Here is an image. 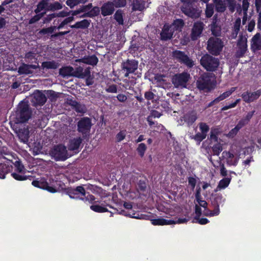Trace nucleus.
I'll use <instances>...</instances> for the list:
<instances>
[{
    "label": "nucleus",
    "instance_id": "1",
    "mask_svg": "<svg viewBox=\"0 0 261 261\" xmlns=\"http://www.w3.org/2000/svg\"><path fill=\"white\" fill-rule=\"evenodd\" d=\"M226 199L221 193H212L210 197V205L213 210H207L208 213H204L207 217L218 216L220 213V206H223Z\"/></svg>",
    "mask_w": 261,
    "mask_h": 261
},
{
    "label": "nucleus",
    "instance_id": "2",
    "mask_svg": "<svg viewBox=\"0 0 261 261\" xmlns=\"http://www.w3.org/2000/svg\"><path fill=\"white\" fill-rule=\"evenodd\" d=\"M139 62L135 59H127L121 63V67L125 77H128L130 74H134L137 77H141L142 73L138 72Z\"/></svg>",
    "mask_w": 261,
    "mask_h": 261
},
{
    "label": "nucleus",
    "instance_id": "3",
    "mask_svg": "<svg viewBox=\"0 0 261 261\" xmlns=\"http://www.w3.org/2000/svg\"><path fill=\"white\" fill-rule=\"evenodd\" d=\"M32 111L29 105L25 102L19 103L15 112V123H22L26 122L31 118Z\"/></svg>",
    "mask_w": 261,
    "mask_h": 261
},
{
    "label": "nucleus",
    "instance_id": "4",
    "mask_svg": "<svg viewBox=\"0 0 261 261\" xmlns=\"http://www.w3.org/2000/svg\"><path fill=\"white\" fill-rule=\"evenodd\" d=\"M224 47L222 40L218 37H211L207 42L206 49L208 53L213 56L219 55Z\"/></svg>",
    "mask_w": 261,
    "mask_h": 261
},
{
    "label": "nucleus",
    "instance_id": "5",
    "mask_svg": "<svg viewBox=\"0 0 261 261\" xmlns=\"http://www.w3.org/2000/svg\"><path fill=\"white\" fill-rule=\"evenodd\" d=\"M200 63L201 65L208 71H216L220 64V61L218 58L208 54H205L201 57Z\"/></svg>",
    "mask_w": 261,
    "mask_h": 261
},
{
    "label": "nucleus",
    "instance_id": "6",
    "mask_svg": "<svg viewBox=\"0 0 261 261\" xmlns=\"http://www.w3.org/2000/svg\"><path fill=\"white\" fill-rule=\"evenodd\" d=\"M92 126V120L88 117L81 118L77 123V130L84 139L88 138Z\"/></svg>",
    "mask_w": 261,
    "mask_h": 261
},
{
    "label": "nucleus",
    "instance_id": "7",
    "mask_svg": "<svg viewBox=\"0 0 261 261\" xmlns=\"http://www.w3.org/2000/svg\"><path fill=\"white\" fill-rule=\"evenodd\" d=\"M180 9L182 13L193 19H198L200 17L202 13V10L195 3L182 5Z\"/></svg>",
    "mask_w": 261,
    "mask_h": 261
},
{
    "label": "nucleus",
    "instance_id": "8",
    "mask_svg": "<svg viewBox=\"0 0 261 261\" xmlns=\"http://www.w3.org/2000/svg\"><path fill=\"white\" fill-rule=\"evenodd\" d=\"M50 154L56 161H64L68 158L66 147L61 144L55 145L51 148Z\"/></svg>",
    "mask_w": 261,
    "mask_h": 261
},
{
    "label": "nucleus",
    "instance_id": "9",
    "mask_svg": "<svg viewBox=\"0 0 261 261\" xmlns=\"http://www.w3.org/2000/svg\"><path fill=\"white\" fill-rule=\"evenodd\" d=\"M15 166L14 172L11 173V176L15 180L18 181H23L28 179L31 180L32 176H27L25 174L27 170L25 168L24 165L20 161H16L14 163Z\"/></svg>",
    "mask_w": 261,
    "mask_h": 261
},
{
    "label": "nucleus",
    "instance_id": "10",
    "mask_svg": "<svg viewBox=\"0 0 261 261\" xmlns=\"http://www.w3.org/2000/svg\"><path fill=\"white\" fill-rule=\"evenodd\" d=\"M190 79V74L187 72L176 73L173 75L171 82L175 88H186L187 83Z\"/></svg>",
    "mask_w": 261,
    "mask_h": 261
},
{
    "label": "nucleus",
    "instance_id": "11",
    "mask_svg": "<svg viewBox=\"0 0 261 261\" xmlns=\"http://www.w3.org/2000/svg\"><path fill=\"white\" fill-rule=\"evenodd\" d=\"M197 88L200 90L210 91L215 88V84L211 77L207 74L202 75L196 82Z\"/></svg>",
    "mask_w": 261,
    "mask_h": 261
},
{
    "label": "nucleus",
    "instance_id": "12",
    "mask_svg": "<svg viewBox=\"0 0 261 261\" xmlns=\"http://www.w3.org/2000/svg\"><path fill=\"white\" fill-rule=\"evenodd\" d=\"M172 56L181 64L185 65L189 68H192L195 65L193 60L183 51L174 50L172 52Z\"/></svg>",
    "mask_w": 261,
    "mask_h": 261
},
{
    "label": "nucleus",
    "instance_id": "13",
    "mask_svg": "<svg viewBox=\"0 0 261 261\" xmlns=\"http://www.w3.org/2000/svg\"><path fill=\"white\" fill-rule=\"evenodd\" d=\"M204 27L205 24L200 20L193 23L190 34V38L192 41H195L202 36Z\"/></svg>",
    "mask_w": 261,
    "mask_h": 261
},
{
    "label": "nucleus",
    "instance_id": "14",
    "mask_svg": "<svg viewBox=\"0 0 261 261\" xmlns=\"http://www.w3.org/2000/svg\"><path fill=\"white\" fill-rule=\"evenodd\" d=\"M66 194H67L70 198L79 199L81 198L80 196H85L86 190L82 186H79L75 188L69 187L65 189Z\"/></svg>",
    "mask_w": 261,
    "mask_h": 261
},
{
    "label": "nucleus",
    "instance_id": "15",
    "mask_svg": "<svg viewBox=\"0 0 261 261\" xmlns=\"http://www.w3.org/2000/svg\"><path fill=\"white\" fill-rule=\"evenodd\" d=\"M47 97L45 93L41 91L37 90L33 94L31 102L35 107L43 106L46 101Z\"/></svg>",
    "mask_w": 261,
    "mask_h": 261
},
{
    "label": "nucleus",
    "instance_id": "16",
    "mask_svg": "<svg viewBox=\"0 0 261 261\" xmlns=\"http://www.w3.org/2000/svg\"><path fill=\"white\" fill-rule=\"evenodd\" d=\"M32 185L37 188L46 190L48 192L54 193L57 192L56 189L53 187L49 186L46 179L42 178L40 180H34L32 182Z\"/></svg>",
    "mask_w": 261,
    "mask_h": 261
},
{
    "label": "nucleus",
    "instance_id": "17",
    "mask_svg": "<svg viewBox=\"0 0 261 261\" xmlns=\"http://www.w3.org/2000/svg\"><path fill=\"white\" fill-rule=\"evenodd\" d=\"M261 95V90L253 92L248 91L243 93L241 95L243 100L246 103H250L257 99Z\"/></svg>",
    "mask_w": 261,
    "mask_h": 261
},
{
    "label": "nucleus",
    "instance_id": "18",
    "mask_svg": "<svg viewBox=\"0 0 261 261\" xmlns=\"http://www.w3.org/2000/svg\"><path fill=\"white\" fill-rule=\"evenodd\" d=\"M40 68L38 64L37 65L28 64L22 63L18 68V72L19 74H31L33 73L32 69H36Z\"/></svg>",
    "mask_w": 261,
    "mask_h": 261
},
{
    "label": "nucleus",
    "instance_id": "19",
    "mask_svg": "<svg viewBox=\"0 0 261 261\" xmlns=\"http://www.w3.org/2000/svg\"><path fill=\"white\" fill-rule=\"evenodd\" d=\"M250 49L253 53L261 50V35L257 33L251 40Z\"/></svg>",
    "mask_w": 261,
    "mask_h": 261
},
{
    "label": "nucleus",
    "instance_id": "20",
    "mask_svg": "<svg viewBox=\"0 0 261 261\" xmlns=\"http://www.w3.org/2000/svg\"><path fill=\"white\" fill-rule=\"evenodd\" d=\"M16 133L21 142L27 143L29 141L30 138V131L28 127L24 126L19 128L16 130Z\"/></svg>",
    "mask_w": 261,
    "mask_h": 261
},
{
    "label": "nucleus",
    "instance_id": "21",
    "mask_svg": "<svg viewBox=\"0 0 261 261\" xmlns=\"http://www.w3.org/2000/svg\"><path fill=\"white\" fill-rule=\"evenodd\" d=\"M90 70L89 68H86L84 70L83 67L79 66L76 67L75 70H73L72 76L80 79H84L87 76H90Z\"/></svg>",
    "mask_w": 261,
    "mask_h": 261
},
{
    "label": "nucleus",
    "instance_id": "22",
    "mask_svg": "<svg viewBox=\"0 0 261 261\" xmlns=\"http://www.w3.org/2000/svg\"><path fill=\"white\" fill-rule=\"evenodd\" d=\"M174 32L169 25H164L160 33L161 40L167 41L172 38Z\"/></svg>",
    "mask_w": 261,
    "mask_h": 261
},
{
    "label": "nucleus",
    "instance_id": "23",
    "mask_svg": "<svg viewBox=\"0 0 261 261\" xmlns=\"http://www.w3.org/2000/svg\"><path fill=\"white\" fill-rule=\"evenodd\" d=\"M222 155L223 157L226 158V162L228 165L234 166L237 165L239 160V158H234L233 153H231L229 151H224L222 153Z\"/></svg>",
    "mask_w": 261,
    "mask_h": 261
},
{
    "label": "nucleus",
    "instance_id": "24",
    "mask_svg": "<svg viewBox=\"0 0 261 261\" xmlns=\"http://www.w3.org/2000/svg\"><path fill=\"white\" fill-rule=\"evenodd\" d=\"M114 10V6L112 2L104 3L101 7V13L103 16L112 15Z\"/></svg>",
    "mask_w": 261,
    "mask_h": 261
},
{
    "label": "nucleus",
    "instance_id": "25",
    "mask_svg": "<svg viewBox=\"0 0 261 261\" xmlns=\"http://www.w3.org/2000/svg\"><path fill=\"white\" fill-rule=\"evenodd\" d=\"M60 66V64L54 61H44L41 63V66L40 67L39 69L40 70H47L48 69H57L59 66Z\"/></svg>",
    "mask_w": 261,
    "mask_h": 261
},
{
    "label": "nucleus",
    "instance_id": "26",
    "mask_svg": "<svg viewBox=\"0 0 261 261\" xmlns=\"http://www.w3.org/2000/svg\"><path fill=\"white\" fill-rule=\"evenodd\" d=\"M12 169L13 167L12 165L5 163H0V178H5L6 175L11 172Z\"/></svg>",
    "mask_w": 261,
    "mask_h": 261
},
{
    "label": "nucleus",
    "instance_id": "27",
    "mask_svg": "<svg viewBox=\"0 0 261 261\" xmlns=\"http://www.w3.org/2000/svg\"><path fill=\"white\" fill-rule=\"evenodd\" d=\"M49 0H41L37 4L36 8L34 10L35 13H40L42 11H49Z\"/></svg>",
    "mask_w": 261,
    "mask_h": 261
},
{
    "label": "nucleus",
    "instance_id": "28",
    "mask_svg": "<svg viewBox=\"0 0 261 261\" xmlns=\"http://www.w3.org/2000/svg\"><path fill=\"white\" fill-rule=\"evenodd\" d=\"M185 25V22L183 19L179 18L173 20V22L169 26L172 30V31H181L184 26Z\"/></svg>",
    "mask_w": 261,
    "mask_h": 261
},
{
    "label": "nucleus",
    "instance_id": "29",
    "mask_svg": "<svg viewBox=\"0 0 261 261\" xmlns=\"http://www.w3.org/2000/svg\"><path fill=\"white\" fill-rule=\"evenodd\" d=\"M82 138L80 137L70 140L68 144L69 150L73 151L78 149L82 142Z\"/></svg>",
    "mask_w": 261,
    "mask_h": 261
},
{
    "label": "nucleus",
    "instance_id": "30",
    "mask_svg": "<svg viewBox=\"0 0 261 261\" xmlns=\"http://www.w3.org/2000/svg\"><path fill=\"white\" fill-rule=\"evenodd\" d=\"M197 118L196 113L194 112H189L183 117L184 121L189 126L192 125Z\"/></svg>",
    "mask_w": 261,
    "mask_h": 261
},
{
    "label": "nucleus",
    "instance_id": "31",
    "mask_svg": "<svg viewBox=\"0 0 261 261\" xmlns=\"http://www.w3.org/2000/svg\"><path fill=\"white\" fill-rule=\"evenodd\" d=\"M216 11L218 13H223L226 10L225 1L222 0H213Z\"/></svg>",
    "mask_w": 261,
    "mask_h": 261
},
{
    "label": "nucleus",
    "instance_id": "32",
    "mask_svg": "<svg viewBox=\"0 0 261 261\" xmlns=\"http://www.w3.org/2000/svg\"><path fill=\"white\" fill-rule=\"evenodd\" d=\"M151 223L153 225H168L174 223V220H167L164 218H158L151 220Z\"/></svg>",
    "mask_w": 261,
    "mask_h": 261
},
{
    "label": "nucleus",
    "instance_id": "33",
    "mask_svg": "<svg viewBox=\"0 0 261 261\" xmlns=\"http://www.w3.org/2000/svg\"><path fill=\"white\" fill-rule=\"evenodd\" d=\"M90 22V20L83 19L76 22L74 24L71 25L70 27L72 29H86L89 27Z\"/></svg>",
    "mask_w": 261,
    "mask_h": 261
},
{
    "label": "nucleus",
    "instance_id": "34",
    "mask_svg": "<svg viewBox=\"0 0 261 261\" xmlns=\"http://www.w3.org/2000/svg\"><path fill=\"white\" fill-rule=\"evenodd\" d=\"M73 68L70 66H64L60 68L59 74L63 77L72 76Z\"/></svg>",
    "mask_w": 261,
    "mask_h": 261
},
{
    "label": "nucleus",
    "instance_id": "35",
    "mask_svg": "<svg viewBox=\"0 0 261 261\" xmlns=\"http://www.w3.org/2000/svg\"><path fill=\"white\" fill-rule=\"evenodd\" d=\"M82 60L83 63L92 66L96 65L98 62V59L95 55L85 57Z\"/></svg>",
    "mask_w": 261,
    "mask_h": 261
},
{
    "label": "nucleus",
    "instance_id": "36",
    "mask_svg": "<svg viewBox=\"0 0 261 261\" xmlns=\"http://www.w3.org/2000/svg\"><path fill=\"white\" fill-rule=\"evenodd\" d=\"M138 77L136 76L132 77V79L131 80H129L128 79H124L123 80V84L122 85V87H124L126 90L131 89L134 85L136 84V80Z\"/></svg>",
    "mask_w": 261,
    "mask_h": 261
},
{
    "label": "nucleus",
    "instance_id": "37",
    "mask_svg": "<svg viewBox=\"0 0 261 261\" xmlns=\"http://www.w3.org/2000/svg\"><path fill=\"white\" fill-rule=\"evenodd\" d=\"M238 49L236 53V57L237 58H241L244 56L247 50V46L243 45H238Z\"/></svg>",
    "mask_w": 261,
    "mask_h": 261
},
{
    "label": "nucleus",
    "instance_id": "38",
    "mask_svg": "<svg viewBox=\"0 0 261 261\" xmlns=\"http://www.w3.org/2000/svg\"><path fill=\"white\" fill-rule=\"evenodd\" d=\"M114 19L120 25H123L124 23V20L123 17V13L121 10H117L114 15Z\"/></svg>",
    "mask_w": 261,
    "mask_h": 261
},
{
    "label": "nucleus",
    "instance_id": "39",
    "mask_svg": "<svg viewBox=\"0 0 261 261\" xmlns=\"http://www.w3.org/2000/svg\"><path fill=\"white\" fill-rule=\"evenodd\" d=\"M231 180V177H225L221 179L218 183V188H222L223 189L227 188L229 185Z\"/></svg>",
    "mask_w": 261,
    "mask_h": 261
},
{
    "label": "nucleus",
    "instance_id": "40",
    "mask_svg": "<svg viewBox=\"0 0 261 261\" xmlns=\"http://www.w3.org/2000/svg\"><path fill=\"white\" fill-rule=\"evenodd\" d=\"M212 149L213 155H219L223 150L222 145L220 143L216 142V143L212 146Z\"/></svg>",
    "mask_w": 261,
    "mask_h": 261
},
{
    "label": "nucleus",
    "instance_id": "41",
    "mask_svg": "<svg viewBox=\"0 0 261 261\" xmlns=\"http://www.w3.org/2000/svg\"><path fill=\"white\" fill-rule=\"evenodd\" d=\"M137 151L141 158H143L145 154V152L147 150V146L144 143L139 144L137 148Z\"/></svg>",
    "mask_w": 261,
    "mask_h": 261
},
{
    "label": "nucleus",
    "instance_id": "42",
    "mask_svg": "<svg viewBox=\"0 0 261 261\" xmlns=\"http://www.w3.org/2000/svg\"><path fill=\"white\" fill-rule=\"evenodd\" d=\"M214 5L213 4H207L205 11V16L207 18L211 17L214 14Z\"/></svg>",
    "mask_w": 261,
    "mask_h": 261
},
{
    "label": "nucleus",
    "instance_id": "43",
    "mask_svg": "<svg viewBox=\"0 0 261 261\" xmlns=\"http://www.w3.org/2000/svg\"><path fill=\"white\" fill-rule=\"evenodd\" d=\"M212 34L217 37L219 36L221 33V30L220 27L218 26L215 23H213L211 27Z\"/></svg>",
    "mask_w": 261,
    "mask_h": 261
},
{
    "label": "nucleus",
    "instance_id": "44",
    "mask_svg": "<svg viewBox=\"0 0 261 261\" xmlns=\"http://www.w3.org/2000/svg\"><path fill=\"white\" fill-rule=\"evenodd\" d=\"M144 8L143 5L139 0H134L132 3V10L133 11H142Z\"/></svg>",
    "mask_w": 261,
    "mask_h": 261
},
{
    "label": "nucleus",
    "instance_id": "45",
    "mask_svg": "<svg viewBox=\"0 0 261 261\" xmlns=\"http://www.w3.org/2000/svg\"><path fill=\"white\" fill-rule=\"evenodd\" d=\"M90 209L97 213H105L108 212V210L106 207L97 204L91 205Z\"/></svg>",
    "mask_w": 261,
    "mask_h": 261
},
{
    "label": "nucleus",
    "instance_id": "46",
    "mask_svg": "<svg viewBox=\"0 0 261 261\" xmlns=\"http://www.w3.org/2000/svg\"><path fill=\"white\" fill-rule=\"evenodd\" d=\"M241 18L238 17L237 18L233 25V34L237 36L240 31V26H241Z\"/></svg>",
    "mask_w": 261,
    "mask_h": 261
},
{
    "label": "nucleus",
    "instance_id": "47",
    "mask_svg": "<svg viewBox=\"0 0 261 261\" xmlns=\"http://www.w3.org/2000/svg\"><path fill=\"white\" fill-rule=\"evenodd\" d=\"M49 11H55L62 9L63 6L61 3L58 2H55L53 3L49 4Z\"/></svg>",
    "mask_w": 261,
    "mask_h": 261
},
{
    "label": "nucleus",
    "instance_id": "48",
    "mask_svg": "<svg viewBox=\"0 0 261 261\" xmlns=\"http://www.w3.org/2000/svg\"><path fill=\"white\" fill-rule=\"evenodd\" d=\"M57 27L56 26H51L50 27L47 28H43L41 29L39 32V34L41 35H46L48 34H52L54 31L56 29Z\"/></svg>",
    "mask_w": 261,
    "mask_h": 261
},
{
    "label": "nucleus",
    "instance_id": "49",
    "mask_svg": "<svg viewBox=\"0 0 261 261\" xmlns=\"http://www.w3.org/2000/svg\"><path fill=\"white\" fill-rule=\"evenodd\" d=\"M73 109H74L76 112L80 113H85L86 111L85 106L83 104H81L79 102H78L77 105L73 108Z\"/></svg>",
    "mask_w": 261,
    "mask_h": 261
},
{
    "label": "nucleus",
    "instance_id": "50",
    "mask_svg": "<svg viewBox=\"0 0 261 261\" xmlns=\"http://www.w3.org/2000/svg\"><path fill=\"white\" fill-rule=\"evenodd\" d=\"M25 58L28 62H33V60H35V62H37V61L35 54L32 51L27 53L25 55Z\"/></svg>",
    "mask_w": 261,
    "mask_h": 261
},
{
    "label": "nucleus",
    "instance_id": "51",
    "mask_svg": "<svg viewBox=\"0 0 261 261\" xmlns=\"http://www.w3.org/2000/svg\"><path fill=\"white\" fill-rule=\"evenodd\" d=\"M112 3L116 8H122L126 6V0H112Z\"/></svg>",
    "mask_w": 261,
    "mask_h": 261
},
{
    "label": "nucleus",
    "instance_id": "52",
    "mask_svg": "<svg viewBox=\"0 0 261 261\" xmlns=\"http://www.w3.org/2000/svg\"><path fill=\"white\" fill-rule=\"evenodd\" d=\"M87 194H88L87 195V193L86 192L85 196L81 197L80 199L84 201H89L90 203H92L95 199L94 196L90 194L89 193H87Z\"/></svg>",
    "mask_w": 261,
    "mask_h": 261
},
{
    "label": "nucleus",
    "instance_id": "53",
    "mask_svg": "<svg viewBox=\"0 0 261 261\" xmlns=\"http://www.w3.org/2000/svg\"><path fill=\"white\" fill-rule=\"evenodd\" d=\"M92 8V4L89 3L87 5L83 6L80 9L75 12V14H79L81 12H86L89 11Z\"/></svg>",
    "mask_w": 261,
    "mask_h": 261
},
{
    "label": "nucleus",
    "instance_id": "54",
    "mask_svg": "<svg viewBox=\"0 0 261 261\" xmlns=\"http://www.w3.org/2000/svg\"><path fill=\"white\" fill-rule=\"evenodd\" d=\"M0 155L3 156V158L4 159L10 160L4 156V155H11V152L8 150L7 147L4 146L0 147Z\"/></svg>",
    "mask_w": 261,
    "mask_h": 261
},
{
    "label": "nucleus",
    "instance_id": "55",
    "mask_svg": "<svg viewBox=\"0 0 261 261\" xmlns=\"http://www.w3.org/2000/svg\"><path fill=\"white\" fill-rule=\"evenodd\" d=\"M199 128L201 133L205 136H207V133L209 131L210 127L205 123L201 122L199 124Z\"/></svg>",
    "mask_w": 261,
    "mask_h": 261
},
{
    "label": "nucleus",
    "instance_id": "56",
    "mask_svg": "<svg viewBox=\"0 0 261 261\" xmlns=\"http://www.w3.org/2000/svg\"><path fill=\"white\" fill-rule=\"evenodd\" d=\"M44 92L45 93V94L46 96H47V97L51 100H54L57 97L56 93L53 90H45L44 91Z\"/></svg>",
    "mask_w": 261,
    "mask_h": 261
},
{
    "label": "nucleus",
    "instance_id": "57",
    "mask_svg": "<svg viewBox=\"0 0 261 261\" xmlns=\"http://www.w3.org/2000/svg\"><path fill=\"white\" fill-rule=\"evenodd\" d=\"M254 161L253 156L252 155H250L242 162V165L244 166L245 168H248L250 166V163Z\"/></svg>",
    "mask_w": 261,
    "mask_h": 261
},
{
    "label": "nucleus",
    "instance_id": "58",
    "mask_svg": "<svg viewBox=\"0 0 261 261\" xmlns=\"http://www.w3.org/2000/svg\"><path fill=\"white\" fill-rule=\"evenodd\" d=\"M88 12L90 14V18H92L99 14L100 9L99 7L95 6L92 8Z\"/></svg>",
    "mask_w": 261,
    "mask_h": 261
},
{
    "label": "nucleus",
    "instance_id": "59",
    "mask_svg": "<svg viewBox=\"0 0 261 261\" xmlns=\"http://www.w3.org/2000/svg\"><path fill=\"white\" fill-rule=\"evenodd\" d=\"M227 3L229 11L233 12L235 10L236 3L234 0H224Z\"/></svg>",
    "mask_w": 261,
    "mask_h": 261
},
{
    "label": "nucleus",
    "instance_id": "60",
    "mask_svg": "<svg viewBox=\"0 0 261 261\" xmlns=\"http://www.w3.org/2000/svg\"><path fill=\"white\" fill-rule=\"evenodd\" d=\"M241 99H237L234 102L229 104V105L224 106L223 108H222L221 111H224L228 109L236 107L237 104L239 103Z\"/></svg>",
    "mask_w": 261,
    "mask_h": 261
},
{
    "label": "nucleus",
    "instance_id": "61",
    "mask_svg": "<svg viewBox=\"0 0 261 261\" xmlns=\"http://www.w3.org/2000/svg\"><path fill=\"white\" fill-rule=\"evenodd\" d=\"M125 130L120 131L116 136V139L117 142H120L125 138Z\"/></svg>",
    "mask_w": 261,
    "mask_h": 261
},
{
    "label": "nucleus",
    "instance_id": "62",
    "mask_svg": "<svg viewBox=\"0 0 261 261\" xmlns=\"http://www.w3.org/2000/svg\"><path fill=\"white\" fill-rule=\"evenodd\" d=\"M106 91L108 93H116L117 92V86L115 84H112L108 86Z\"/></svg>",
    "mask_w": 261,
    "mask_h": 261
},
{
    "label": "nucleus",
    "instance_id": "63",
    "mask_svg": "<svg viewBox=\"0 0 261 261\" xmlns=\"http://www.w3.org/2000/svg\"><path fill=\"white\" fill-rule=\"evenodd\" d=\"M139 190L144 192L145 191L146 188V181L144 180H139L137 184Z\"/></svg>",
    "mask_w": 261,
    "mask_h": 261
},
{
    "label": "nucleus",
    "instance_id": "64",
    "mask_svg": "<svg viewBox=\"0 0 261 261\" xmlns=\"http://www.w3.org/2000/svg\"><path fill=\"white\" fill-rule=\"evenodd\" d=\"M247 39L246 37L245 36H243L242 34L240 35L237 45H243L247 46Z\"/></svg>",
    "mask_w": 261,
    "mask_h": 261
}]
</instances>
